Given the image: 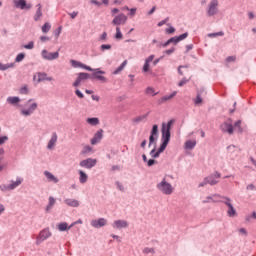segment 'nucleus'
<instances>
[{
	"mask_svg": "<svg viewBox=\"0 0 256 256\" xmlns=\"http://www.w3.org/2000/svg\"><path fill=\"white\" fill-rule=\"evenodd\" d=\"M173 126V120H169L167 124H162V144L160 145V151H165L169 141H171V127Z\"/></svg>",
	"mask_w": 256,
	"mask_h": 256,
	"instance_id": "nucleus-1",
	"label": "nucleus"
},
{
	"mask_svg": "<svg viewBox=\"0 0 256 256\" xmlns=\"http://www.w3.org/2000/svg\"><path fill=\"white\" fill-rule=\"evenodd\" d=\"M157 189L163 195H172V193L175 191L173 185H171V183L167 182V180L165 179H163L160 183L157 184Z\"/></svg>",
	"mask_w": 256,
	"mask_h": 256,
	"instance_id": "nucleus-2",
	"label": "nucleus"
},
{
	"mask_svg": "<svg viewBox=\"0 0 256 256\" xmlns=\"http://www.w3.org/2000/svg\"><path fill=\"white\" fill-rule=\"evenodd\" d=\"M32 100H28L25 104V107L28 109H22L21 115H24V117H29V115H33L35 113V110L37 109V103L31 102Z\"/></svg>",
	"mask_w": 256,
	"mask_h": 256,
	"instance_id": "nucleus-3",
	"label": "nucleus"
},
{
	"mask_svg": "<svg viewBox=\"0 0 256 256\" xmlns=\"http://www.w3.org/2000/svg\"><path fill=\"white\" fill-rule=\"evenodd\" d=\"M51 237V231H49V228H45L36 237V245H41L43 241H47Z\"/></svg>",
	"mask_w": 256,
	"mask_h": 256,
	"instance_id": "nucleus-4",
	"label": "nucleus"
},
{
	"mask_svg": "<svg viewBox=\"0 0 256 256\" xmlns=\"http://www.w3.org/2000/svg\"><path fill=\"white\" fill-rule=\"evenodd\" d=\"M41 57L45 61H55L59 57V51L49 52L48 50L44 49L41 52Z\"/></svg>",
	"mask_w": 256,
	"mask_h": 256,
	"instance_id": "nucleus-5",
	"label": "nucleus"
},
{
	"mask_svg": "<svg viewBox=\"0 0 256 256\" xmlns=\"http://www.w3.org/2000/svg\"><path fill=\"white\" fill-rule=\"evenodd\" d=\"M218 7H219V1L212 0L207 10L208 17H213V15H217V13H219Z\"/></svg>",
	"mask_w": 256,
	"mask_h": 256,
	"instance_id": "nucleus-6",
	"label": "nucleus"
},
{
	"mask_svg": "<svg viewBox=\"0 0 256 256\" xmlns=\"http://www.w3.org/2000/svg\"><path fill=\"white\" fill-rule=\"evenodd\" d=\"M97 165V159L88 158L85 160H82L80 162V167H84V169H93Z\"/></svg>",
	"mask_w": 256,
	"mask_h": 256,
	"instance_id": "nucleus-7",
	"label": "nucleus"
},
{
	"mask_svg": "<svg viewBox=\"0 0 256 256\" xmlns=\"http://www.w3.org/2000/svg\"><path fill=\"white\" fill-rule=\"evenodd\" d=\"M222 203H225L228 207L227 215L228 217H235L237 215V211L233 207V204H231V199L224 198V201H221Z\"/></svg>",
	"mask_w": 256,
	"mask_h": 256,
	"instance_id": "nucleus-8",
	"label": "nucleus"
},
{
	"mask_svg": "<svg viewBox=\"0 0 256 256\" xmlns=\"http://www.w3.org/2000/svg\"><path fill=\"white\" fill-rule=\"evenodd\" d=\"M105 71L96 69L94 73H92L91 79H96L97 81H101L102 83H107V78L105 76Z\"/></svg>",
	"mask_w": 256,
	"mask_h": 256,
	"instance_id": "nucleus-9",
	"label": "nucleus"
},
{
	"mask_svg": "<svg viewBox=\"0 0 256 256\" xmlns=\"http://www.w3.org/2000/svg\"><path fill=\"white\" fill-rule=\"evenodd\" d=\"M125 23H127V17L123 13L115 16L112 20V25H117V27H119V25H125Z\"/></svg>",
	"mask_w": 256,
	"mask_h": 256,
	"instance_id": "nucleus-10",
	"label": "nucleus"
},
{
	"mask_svg": "<svg viewBox=\"0 0 256 256\" xmlns=\"http://www.w3.org/2000/svg\"><path fill=\"white\" fill-rule=\"evenodd\" d=\"M221 129L223 133H228V135H233V122L231 120H227L221 125Z\"/></svg>",
	"mask_w": 256,
	"mask_h": 256,
	"instance_id": "nucleus-11",
	"label": "nucleus"
},
{
	"mask_svg": "<svg viewBox=\"0 0 256 256\" xmlns=\"http://www.w3.org/2000/svg\"><path fill=\"white\" fill-rule=\"evenodd\" d=\"M13 3L16 7V9H31L33 5L27 4V1L25 0H13Z\"/></svg>",
	"mask_w": 256,
	"mask_h": 256,
	"instance_id": "nucleus-12",
	"label": "nucleus"
},
{
	"mask_svg": "<svg viewBox=\"0 0 256 256\" xmlns=\"http://www.w3.org/2000/svg\"><path fill=\"white\" fill-rule=\"evenodd\" d=\"M113 229H127L129 227V222L127 220H115L112 223Z\"/></svg>",
	"mask_w": 256,
	"mask_h": 256,
	"instance_id": "nucleus-13",
	"label": "nucleus"
},
{
	"mask_svg": "<svg viewBox=\"0 0 256 256\" xmlns=\"http://www.w3.org/2000/svg\"><path fill=\"white\" fill-rule=\"evenodd\" d=\"M158 133H159V126L153 125L151 135L149 137V147H151V145L155 143Z\"/></svg>",
	"mask_w": 256,
	"mask_h": 256,
	"instance_id": "nucleus-14",
	"label": "nucleus"
},
{
	"mask_svg": "<svg viewBox=\"0 0 256 256\" xmlns=\"http://www.w3.org/2000/svg\"><path fill=\"white\" fill-rule=\"evenodd\" d=\"M219 181L215 180V176H208L199 184V187H205V185H217Z\"/></svg>",
	"mask_w": 256,
	"mask_h": 256,
	"instance_id": "nucleus-15",
	"label": "nucleus"
},
{
	"mask_svg": "<svg viewBox=\"0 0 256 256\" xmlns=\"http://www.w3.org/2000/svg\"><path fill=\"white\" fill-rule=\"evenodd\" d=\"M105 225H107V219L105 218H100L98 220L91 221V226L94 227L95 229H100V227H105Z\"/></svg>",
	"mask_w": 256,
	"mask_h": 256,
	"instance_id": "nucleus-16",
	"label": "nucleus"
},
{
	"mask_svg": "<svg viewBox=\"0 0 256 256\" xmlns=\"http://www.w3.org/2000/svg\"><path fill=\"white\" fill-rule=\"evenodd\" d=\"M101 139H103V129L98 130L94 137L91 139V145H97V143H100Z\"/></svg>",
	"mask_w": 256,
	"mask_h": 256,
	"instance_id": "nucleus-17",
	"label": "nucleus"
},
{
	"mask_svg": "<svg viewBox=\"0 0 256 256\" xmlns=\"http://www.w3.org/2000/svg\"><path fill=\"white\" fill-rule=\"evenodd\" d=\"M57 139H58L57 133L53 132L52 137L48 142L47 149H49V150L55 149V145H57Z\"/></svg>",
	"mask_w": 256,
	"mask_h": 256,
	"instance_id": "nucleus-18",
	"label": "nucleus"
},
{
	"mask_svg": "<svg viewBox=\"0 0 256 256\" xmlns=\"http://www.w3.org/2000/svg\"><path fill=\"white\" fill-rule=\"evenodd\" d=\"M186 37H189V33H183L180 36H175L170 38V43H174V45H177L180 41H184Z\"/></svg>",
	"mask_w": 256,
	"mask_h": 256,
	"instance_id": "nucleus-19",
	"label": "nucleus"
},
{
	"mask_svg": "<svg viewBox=\"0 0 256 256\" xmlns=\"http://www.w3.org/2000/svg\"><path fill=\"white\" fill-rule=\"evenodd\" d=\"M219 202H221V196L219 195L208 196L206 200L202 201V203H219Z\"/></svg>",
	"mask_w": 256,
	"mask_h": 256,
	"instance_id": "nucleus-20",
	"label": "nucleus"
},
{
	"mask_svg": "<svg viewBox=\"0 0 256 256\" xmlns=\"http://www.w3.org/2000/svg\"><path fill=\"white\" fill-rule=\"evenodd\" d=\"M23 183V178L18 177L15 182H12L10 185H7L5 189H10V191H13V189H16V187H19Z\"/></svg>",
	"mask_w": 256,
	"mask_h": 256,
	"instance_id": "nucleus-21",
	"label": "nucleus"
},
{
	"mask_svg": "<svg viewBox=\"0 0 256 256\" xmlns=\"http://www.w3.org/2000/svg\"><path fill=\"white\" fill-rule=\"evenodd\" d=\"M37 76H38V83H41V81H53V77H48L47 73L39 72Z\"/></svg>",
	"mask_w": 256,
	"mask_h": 256,
	"instance_id": "nucleus-22",
	"label": "nucleus"
},
{
	"mask_svg": "<svg viewBox=\"0 0 256 256\" xmlns=\"http://www.w3.org/2000/svg\"><path fill=\"white\" fill-rule=\"evenodd\" d=\"M44 175L48 179V181H52V183H59V179L55 177V175H53L51 172L45 171Z\"/></svg>",
	"mask_w": 256,
	"mask_h": 256,
	"instance_id": "nucleus-23",
	"label": "nucleus"
},
{
	"mask_svg": "<svg viewBox=\"0 0 256 256\" xmlns=\"http://www.w3.org/2000/svg\"><path fill=\"white\" fill-rule=\"evenodd\" d=\"M79 182L82 184L87 183L89 176H87V174L85 172H83V170H79Z\"/></svg>",
	"mask_w": 256,
	"mask_h": 256,
	"instance_id": "nucleus-24",
	"label": "nucleus"
},
{
	"mask_svg": "<svg viewBox=\"0 0 256 256\" xmlns=\"http://www.w3.org/2000/svg\"><path fill=\"white\" fill-rule=\"evenodd\" d=\"M64 203H66L68 207H79V202L78 200H75V199H71V198L65 199Z\"/></svg>",
	"mask_w": 256,
	"mask_h": 256,
	"instance_id": "nucleus-25",
	"label": "nucleus"
},
{
	"mask_svg": "<svg viewBox=\"0 0 256 256\" xmlns=\"http://www.w3.org/2000/svg\"><path fill=\"white\" fill-rule=\"evenodd\" d=\"M175 95H177V91H174L170 95L163 96L162 98H160L159 103H167V101L173 99V97H175Z\"/></svg>",
	"mask_w": 256,
	"mask_h": 256,
	"instance_id": "nucleus-26",
	"label": "nucleus"
},
{
	"mask_svg": "<svg viewBox=\"0 0 256 256\" xmlns=\"http://www.w3.org/2000/svg\"><path fill=\"white\" fill-rule=\"evenodd\" d=\"M38 9L34 15V21H39L43 17V12L41 11V4H37Z\"/></svg>",
	"mask_w": 256,
	"mask_h": 256,
	"instance_id": "nucleus-27",
	"label": "nucleus"
},
{
	"mask_svg": "<svg viewBox=\"0 0 256 256\" xmlns=\"http://www.w3.org/2000/svg\"><path fill=\"white\" fill-rule=\"evenodd\" d=\"M20 101L21 99L17 96H10L7 98V102L10 103V105H17Z\"/></svg>",
	"mask_w": 256,
	"mask_h": 256,
	"instance_id": "nucleus-28",
	"label": "nucleus"
},
{
	"mask_svg": "<svg viewBox=\"0 0 256 256\" xmlns=\"http://www.w3.org/2000/svg\"><path fill=\"white\" fill-rule=\"evenodd\" d=\"M58 230L60 231H69L72 227L67 224V222H61L57 225Z\"/></svg>",
	"mask_w": 256,
	"mask_h": 256,
	"instance_id": "nucleus-29",
	"label": "nucleus"
},
{
	"mask_svg": "<svg viewBox=\"0 0 256 256\" xmlns=\"http://www.w3.org/2000/svg\"><path fill=\"white\" fill-rule=\"evenodd\" d=\"M126 66H127V60H124L121 63V65L113 72V75H119V73H121V71H123Z\"/></svg>",
	"mask_w": 256,
	"mask_h": 256,
	"instance_id": "nucleus-30",
	"label": "nucleus"
},
{
	"mask_svg": "<svg viewBox=\"0 0 256 256\" xmlns=\"http://www.w3.org/2000/svg\"><path fill=\"white\" fill-rule=\"evenodd\" d=\"M195 145H197V141L195 140H188L185 142V149H195Z\"/></svg>",
	"mask_w": 256,
	"mask_h": 256,
	"instance_id": "nucleus-31",
	"label": "nucleus"
},
{
	"mask_svg": "<svg viewBox=\"0 0 256 256\" xmlns=\"http://www.w3.org/2000/svg\"><path fill=\"white\" fill-rule=\"evenodd\" d=\"M15 63L3 64L0 62V71H7V69H13Z\"/></svg>",
	"mask_w": 256,
	"mask_h": 256,
	"instance_id": "nucleus-32",
	"label": "nucleus"
},
{
	"mask_svg": "<svg viewBox=\"0 0 256 256\" xmlns=\"http://www.w3.org/2000/svg\"><path fill=\"white\" fill-rule=\"evenodd\" d=\"M55 203H56V200L52 196H50L48 205L46 206V211L49 212L50 210H52Z\"/></svg>",
	"mask_w": 256,
	"mask_h": 256,
	"instance_id": "nucleus-33",
	"label": "nucleus"
},
{
	"mask_svg": "<svg viewBox=\"0 0 256 256\" xmlns=\"http://www.w3.org/2000/svg\"><path fill=\"white\" fill-rule=\"evenodd\" d=\"M86 121L89 125H92V127L99 125V118H87Z\"/></svg>",
	"mask_w": 256,
	"mask_h": 256,
	"instance_id": "nucleus-34",
	"label": "nucleus"
},
{
	"mask_svg": "<svg viewBox=\"0 0 256 256\" xmlns=\"http://www.w3.org/2000/svg\"><path fill=\"white\" fill-rule=\"evenodd\" d=\"M7 141H9V137L7 136L0 137V145L7 143ZM3 153H5V151L3 150V148H0V155H3Z\"/></svg>",
	"mask_w": 256,
	"mask_h": 256,
	"instance_id": "nucleus-35",
	"label": "nucleus"
},
{
	"mask_svg": "<svg viewBox=\"0 0 256 256\" xmlns=\"http://www.w3.org/2000/svg\"><path fill=\"white\" fill-rule=\"evenodd\" d=\"M89 77L88 73L81 72L78 74L77 80L81 83V81H86V79Z\"/></svg>",
	"mask_w": 256,
	"mask_h": 256,
	"instance_id": "nucleus-36",
	"label": "nucleus"
},
{
	"mask_svg": "<svg viewBox=\"0 0 256 256\" xmlns=\"http://www.w3.org/2000/svg\"><path fill=\"white\" fill-rule=\"evenodd\" d=\"M161 153H163V151H161V148H159L157 152H155V149H153V150H151L150 155L154 159H157V157H159V155H161Z\"/></svg>",
	"mask_w": 256,
	"mask_h": 256,
	"instance_id": "nucleus-37",
	"label": "nucleus"
},
{
	"mask_svg": "<svg viewBox=\"0 0 256 256\" xmlns=\"http://www.w3.org/2000/svg\"><path fill=\"white\" fill-rule=\"evenodd\" d=\"M93 151V148L89 145H86L83 147L82 155H87V153H91Z\"/></svg>",
	"mask_w": 256,
	"mask_h": 256,
	"instance_id": "nucleus-38",
	"label": "nucleus"
},
{
	"mask_svg": "<svg viewBox=\"0 0 256 256\" xmlns=\"http://www.w3.org/2000/svg\"><path fill=\"white\" fill-rule=\"evenodd\" d=\"M42 31L44 33H49V31H51V24H49L48 22H46L43 26H42Z\"/></svg>",
	"mask_w": 256,
	"mask_h": 256,
	"instance_id": "nucleus-39",
	"label": "nucleus"
},
{
	"mask_svg": "<svg viewBox=\"0 0 256 256\" xmlns=\"http://www.w3.org/2000/svg\"><path fill=\"white\" fill-rule=\"evenodd\" d=\"M195 105H201L203 103V99L201 98V94H197L196 98L194 99Z\"/></svg>",
	"mask_w": 256,
	"mask_h": 256,
	"instance_id": "nucleus-40",
	"label": "nucleus"
},
{
	"mask_svg": "<svg viewBox=\"0 0 256 256\" xmlns=\"http://www.w3.org/2000/svg\"><path fill=\"white\" fill-rule=\"evenodd\" d=\"M70 63L72 65V67H75V68L81 67V68H83V64L81 62H79V61L71 60Z\"/></svg>",
	"mask_w": 256,
	"mask_h": 256,
	"instance_id": "nucleus-41",
	"label": "nucleus"
},
{
	"mask_svg": "<svg viewBox=\"0 0 256 256\" xmlns=\"http://www.w3.org/2000/svg\"><path fill=\"white\" fill-rule=\"evenodd\" d=\"M23 59H25V54L24 53H20L16 56L15 58V62L16 63H21V61H23Z\"/></svg>",
	"mask_w": 256,
	"mask_h": 256,
	"instance_id": "nucleus-42",
	"label": "nucleus"
},
{
	"mask_svg": "<svg viewBox=\"0 0 256 256\" xmlns=\"http://www.w3.org/2000/svg\"><path fill=\"white\" fill-rule=\"evenodd\" d=\"M116 39H123V34L121 33V28H119V26L116 27V35H115Z\"/></svg>",
	"mask_w": 256,
	"mask_h": 256,
	"instance_id": "nucleus-43",
	"label": "nucleus"
},
{
	"mask_svg": "<svg viewBox=\"0 0 256 256\" xmlns=\"http://www.w3.org/2000/svg\"><path fill=\"white\" fill-rule=\"evenodd\" d=\"M234 127L239 131V133L243 132V128H241V120L236 121Z\"/></svg>",
	"mask_w": 256,
	"mask_h": 256,
	"instance_id": "nucleus-44",
	"label": "nucleus"
},
{
	"mask_svg": "<svg viewBox=\"0 0 256 256\" xmlns=\"http://www.w3.org/2000/svg\"><path fill=\"white\" fill-rule=\"evenodd\" d=\"M146 94L147 95H153V96L157 95V93H155V89L153 87H148L146 89Z\"/></svg>",
	"mask_w": 256,
	"mask_h": 256,
	"instance_id": "nucleus-45",
	"label": "nucleus"
},
{
	"mask_svg": "<svg viewBox=\"0 0 256 256\" xmlns=\"http://www.w3.org/2000/svg\"><path fill=\"white\" fill-rule=\"evenodd\" d=\"M225 33L223 31L217 32V33H211L208 35V37H223Z\"/></svg>",
	"mask_w": 256,
	"mask_h": 256,
	"instance_id": "nucleus-46",
	"label": "nucleus"
},
{
	"mask_svg": "<svg viewBox=\"0 0 256 256\" xmlns=\"http://www.w3.org/2000/svg\"><path fill=\"white\" fill-rule=\"evenodd\" d=\"M143 253H145L146 255H149V253H155V249L146 247L143 249Z\"/></svg>",
	"mask_w": 256,
	"mask_h": 256,
	"instance_id": "nucleus-47",
	"label": "nucleus"
},
{
	"mask_svg": "<svg viewBox=\"0 0 256 256\" xmlns=\"http://www.w3.org/2000/svg\"><path fill=\"white\" fill-rule=\"evenodd\" d=\"M35 47V43L30 41L28 44L24 45V49H33Z\"/></svg>",
	"mask_w": 256,
	"mask_h": 256,
	"instance_id": "nucleus-48",
	"label": "nucleus"
},
{
	"mask_svg": "<svg viewBox=\"0 0 256 256\" xmlns=\"http://www.w3.org/2000/svg\"><path fill=\"white\" fill-rule=\"evenodd\" d=\"M111 49V45L110 44H102L101 45V51H107Z\"/></svg>",
	"mask_w": 256,
	"mask_h": 256,
	"instance_id": "nucleus-49",
	"label": "nucleus"
},
{
	"mask_svg": "<svg viewBox=\"0 0 256 256\" xmlns=\"http://www.w3.org/2000/svg\"><path fill=\"white\" fill-rule=\"evenodd\" d=\"M186 83H189V79L184 78L178 83V86L183 87V85H186Z\"/></svg>",
	"mask_w": 256,
	"mask_h": 256,
	"instance_id": "nucleus-50",
	"label": "nucleus"
},
{
	"mask_svg": "<svg viewBox=\"0 0 256 256\" xmlns=\"http://www.w3.org/2000/svg\"><path fill=\"white\" fill-rule=\"evenodd\" d=\"M130 12H129V16L130 17H135V14L137 13V8H131L130 10H129Z\"/></svg>",
	"mask_w": 256,
	"mask_h": 256,
	"instance_id": "nucleus-51",
	"label": "nucleus"
},
{
	"mask_svg": "<svg viewBox=\"0 0 256 256\" xmlns=\"http://www.w3.org/2000/svg\"><path fill=\"white\" fill-rule=\"evenodd\" d=\"M175 32V28L173 26H170L169 28L166 29V33H168V35H172V33Z\"/></svg>",
	"mask_w": 256,
	"mask_h": 256,
	"instance_id": "nucleus-52",
	"label": "nucleus"
},
{
	"mask_svg": "<svg viewBox=\"0 0 256 256\" xmlns=\"http://www.w3.org/2000/svg\"><path fill=\"white\" fill-rule=\"evenodd\" d=\"M75 225H83V220L79 219L75 222H73L70 227H75Z\"/></svg>",
	"mask_w": 256,
	"mask_h": 256,
	"instance_id": "nucleus-53",
	"label": "nucleus"
},
{
	"mask_svg": "<svg viewBox=\"0 0 256 256\" xmlns=\"http://www.w3.org/2000/svg\"><path fill=\"white\" fill-rule=\"evenodd\" d=\"M168 21H169V17H167L166 19L160 21L158 23V27H163V25H165Z\"/></svg>",
	"mask_w": 256,
	"mask_h": 256,
	"instance_id": "nucleus-54",
	"label": "nucleus"
},
{
	"mask_svg": "<svg viewBox=\"0 0 256 256\" xmlns=\"http://www.w3.org/2000/svg\"><path fill=\"white\" fill-rule=\"evenodd\" d=\"M63 30V27H58V29L55 31V37L59 38V35H61V31Z\"/></svg>",
	"mask_w": 256,
	"mask_h": 256,
	"instance_id": "nucleus-55",
	"label": "nucleus"
},
{
	"mask_svg": "<svg viewBox=\"0 0 256 256\" xmlns=\"http://www.w3.org/2000/svg\"><path fill=\"white\" fill-rule=\"evenodd\" d=\"M116 187L119 189V191H125V188L123 187V184L121 182H116Z\"/></svg>",
	"mask_w": 256,
	"mask_h": 256,
	"instance_id": "nucleus-56",
	"label": "nucleus"
},
{
	"mask_svg": "<svg viewBox=\"0 0 256 256\" xmlns=\"http://www.w3.org/2000/svg\"><path fill=\"white\" fill-rule=\"evenodd\" d=\"M27 92H28L27 86H24V87H22V88L20 89V93H21L22 95H27Z\"/></svg>",
	"mask_w": 256,
	"mask_h": 256,
	"instance_id": "nucleus-57",
	"label": "nucleus"
},
{
	"mask_svg": "<svg viewBox=\"0 0 256 256\" xmlns=\"http://www.w3.org/2000/svg\"><path fill=\"white\" fill-rule=\"evenodd\" d=\"M236 59H237V57H235V56H229L226 58V61H227V63H231V61H235Z\"/></svg>",
	"mask_w": 256,
	"mask_h": 256,
	"instance_id": "nucleus-58",
	"label": "nucleus"
},
{
	"mask_svg": "<svg viewBox=\"0 0 256 256\" xmlns=\"http://www.w3.org/2000/svg\"><path fill=\"white\" fill-rule=\"evenodd\" d=\"M143 71L144 73H147V71H149V63L145 62L144 66H143Z\"/></svg>",
	"mask_w": 256,
	"mask_h": 256,
	"instance_id": "nucleus-59",
	"label": "nucleus"
},
{
	"mask_svg": "<svg viewBox=\"0 0 256 256\" xmlns=\"http://www.w3.org/2000/svg\"><path fill=\"white\" fill-rule=\"evenodd\" d=\"M75 94L77 95V97H79V99H83L85 97V95H83L79 90H76Z\"/></svg>",
	"mask_w": 256,
	"mask_h": 256,
	"instance_id": "nucleus-60",
	"label": "nucleus"
},
{
	"mask_svg": "<svg viewBox=\"0 0 256 256\" xmlns=\"http://www.w3.org/2000/svg\"><path fill=\"white\" fill-rule=\"evenodd\" d=\"M40 41H42V43H46V41H50V38L47 36H41Z\"/></svg>",
	"mask_w": 256,
	"mask_h": 256,
	"instance_id": "nucleus-61",
	"label": "nucleus"
},
{
	"mask_svg": "<svg viewBox=\"0 0 256 256\" xmlns=\"http://www.w3.org/2000/svg\"><path fill=\"white\" fill-rule=\"evenodd\" d=\"M239 234L247 236V230L245 228H240L239 229Z\"/></svg>",
	"mask_w": 256,
	"mask_h": 256,
	"instance_id": "nucleus-62",
	"label": "nucleus"
},
{
	"mask_svg": "<svg viewBox=\"0 0 256 256\" xmlns=\"http://www.w3.org/2000/svg\"><path fill=\"white\" fill-rule=\"evenodd\" d=\"M153 59H155V56L154 55H150L146 60L145 62L146 63H151L153 61Z\"/></svg>",
	"mask_w": 256,
	"mask_h": 256,
	"instance_id": "nucleus-63",
	"label": "nucleus"
},
{
	"mask_svg": "<svg viewBox=\"0 0 256 256\" xmlns=\"http://www.w3.org/2000/svg\"><path fill=\"white\" fill-rule=\"evenodd\" d=\"M101 41H105L107 39V32H104L101 36H100Z\"/></svg>",
	"mask_w": 256,
	"mask_h": 256,
	"instance_id": "nucleus-64",
	"label": "nucleus"
}]
</instances>
